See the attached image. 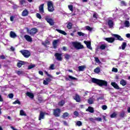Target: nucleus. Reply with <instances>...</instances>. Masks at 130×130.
<instances>
[{
    "instance_id": "obj_1",
    "label": "nucleus",
    "mask_w": 130,
    "mask_h": 130,
    "mask_svg": "<svg viewBox=\"0 0 130 130\" xmlns=\"http://www.w3.org/2000/svg\"><path fill=\"white\" fill-rule=\"evenodd\" d=\"M92 82L94 84H97L100 87H102V86H105V87H107V81H105L102 80L97 79L96 78H92Z\"/></svg>"
},
{
    "instance_id": "obj_2",
    "label": "nucleus",
    "mask_w": 130,
    "mask_h": 130,
    "mask_svg": "<svg viewBox=\"0 0 130 130\" xmlns=\"http://www.w3.org/2000/svg\"><path fill=\"white\" fill-rule=\"evenodd\" d=\"M72 45L76 49H83L84 48V46L78 42H73Z\"/></svg>"
},
{
    "instance_id": "obj_3",
    "label": "nucleus",
    "mask_w": 130,
    "mask_h": 130,
    "mask_svg": "<svg viewBox=\"0 0 130 130\" xmlns=\"http://www.w3.org/2000/svg\"><path fill=\"white\" fill-rule=\"evenodd\" d=\"M20 52L26 58H28L31 55L30 51L27 50H21Z\"/></svg>"
},
{
    "instance_id": "obj_4",
    "label": "nucleus",
    "mask_w": 130,
    "mask_h": 130,
    "mask_svg": "<svg viewBox=\"0 0 130 130\" xmlns=\"http://www.w3.org/2000/svg\"><path fill=\"white\" fill-rule=\"evenodd\" d=\"M48 10L51 13L54 11V7H53V4L51 1L47 2Z\"/></svg>"
},
{
    "instance_id": "obj_5",
    "label": "nucleus",
    "mask_w": 130,
    "mask_h": 130,
    "mask_svg": "<svg viewBox=\"0 0 130 130\" xmlns=\"http://www.w3.org/2000/svg\"><path fill=\"white\" fill-rule=\"evenodd\" d=\"M61 55H62L61 53H56L54 56L57 60H59V61H60L62 60V57H61Z\"/></svg>"
},
{
    "instance_id": "obj_6",
    "label": "nucleus",
    "mask_w": 130,
    "mask_h": 130,
    "mask_svg": "<svg viewBox=\"0 0 130 130\" xmlns=\"http://www.w3.org/2000/svg\"><path fill=\"white\" fill-rule=\"evenodd\" d=\"M45 114H48L47 113L43 112L41 111L40 112V115L39 117V120H41L42 119H44V116Z\"/></svg>"
},
{
    "instance_id": "obj_7",
    "label": "nucleus",
    "mask_w": 130,
    "mask_h": 130,
    "mask_svg": "<svg viewBox=\"0 0 130 130\" xmlns=\"http://www.w3.org/2000/svg\"><path fill=\"white\" fill-rule=\"evenodd\" d=\"M60 114V110L58 108L55 110H54V115L56 117H58L59 116V114Z\"/></svg>"
},
{
    "instance_id": "obj_8",
    "label": "nucleus",
    "mask_w": 130,
    "mask_h": 130,
    "mask_svg": "<svg viewBox=\"0 0 130 130\" xmlns=\"http://www.w3.org/2000/svg\"><path fill=\"white\" fill-rule=\"evenodd\" d=\"M45 20L48 23H49V24L51 25V26H53L54 25V22H53V20H52V19L46 17Z\"/></svg>"
},
{
    "instance_id": "obj_9",
    "label": "nucleus",
    "mask_w": 130,
    "mask_h": 130,
    "mask_svg": "<svg viewBox=\"0 0 130 130\" xmlns=\"http://www.w3.org/2000/svg\"><path fill=\"white\" fill-rule=\"evenodd\" d=\"M39 11L41 14H43V13H44V4L41 5L39 7Z\"/></svg>"
},
{
    "instance_id": "obj_10",
    "label": "nucleus",
    "mask_w": 130,
    "mask_h": 130,
    "mask_svg": "<svg viewBox=\"0 0 130 130\" xmlns=\"http://www.w3.org/2000/svg\"><path fill=\"white\" fill-rule=\"evenodd\" d=\"M65 80L66 81H73L74 80H77V79L75 77H74L71 75H68V78L66 77Z\"/></svg>"
},
{
    "instance_id": "obj_11",
    "label": "nucleus",
    "mask_w": 130,
    "mask_h": 130,
    "mask_svg": "<svg viewBox=\"0 0 130 130\" xmlns=\"http://www.w3.org/2000/svg\"><path fill=\"white\" fill-rule=\"evenodd\" d=\"M106 41H107L108 42H109L110 43H112L114 42L115 39L113 38H104Z\"/></svg>"
},
{
    "instance_id": "obj_12",
    "label": "nucleus",
    "mask_w": 130,
    "mask_h": 130,
    "mask_svg": "<svg viewBox=\"0 0 130 130\" xmlns=\"http://www.w3.org/2000/svg\"><path fill=\"white\" fill-rule=\"evenodd\" d=\"M25 39L28 42H32V38L28 35H25L24 36Z\"/></svg>"
},
{
    "instance_id": "obj_13",
    "label": "nucleus",
    "mask_w": 130,
    "mask_h": 130,
    "mask_svg": "<svg viewBox=\"0 0 130 130\" xmlns=\"http://www.w3.org/2000/svg\"><path fill=\"white\" fill-rule=\"evenodd\" d=\"M37 32H38L37 28H34L30 30L29 34L30 35H34Z\"/></svg>"
},
{
    "instance_id": "obj_14",
    "label": "nucleus",
    "mask_w": 130,
    "mask_h": 130,
    "mask_svg": "<svg viewBox=\"0 0 130 130\" xmlns=\"http://www.w3.org/2000/svg\"><path fill=\"white\" fill-rule=\"evenodd\" d=\"M84 43L86 44L87 48L89 49H92V47H91V42H88V41H84Z\"/></svg>"
},
{
    "instance_id": "obj_15",
    "label": "nucleus",
    "mask_w": 130,
    "mask_h": 130,
    "mask_svg": "<svg viewBox=\"0 0 130 130\" xmlns=\"http://www.w3.org/2000/svg\"><path fill=\"white\" fill-rule=\"evenodd\" d=\"M113 36L115 38H117V40H119L120 41H123V39L121 38V37L118 35H113Z\"/></svg>"
},
{
    "instance_id": "obj_16",
    "label": "nucleus",
    "mask_w": 130,
    "mask_h": 130,
    "mask_svg": "<svg viewBox=\"0 0 130 130\" xmlns=\"http://www.w3.org/2000/svg\"><path fill=\"white\" fill-rule=\"evenodd\" d=\"M125 47H126V43L123 42L121 47H119V49H122V50H124V49H125Z\"/></svg>"
},
{
    "instance_id": "obj_17",
    "label": "nucleus",
    "mask_w": 130,
    "mask_h": 130,
    "mask_svg": "<svg viewBox=\"0 0 130 130\" xmlns=\"http://www.w3.org/2000/svg\"><path fill=\"white\" fill-rule=\"evenodd\" d=\"M28 14H29V12H28V10H27V9H25L23 11L22 13V16H23V17H26L28 16Z\"/></svg>"
},
{
    "instance_id": "obj_18",
    "label": "nucleus",
    "mask_w": 130,
    "mask_h": 130,
    "mask_svg": "<svg viewBox=\"0 0 130 130\" xmlns=\"http://www.w3.org/2000/svg\"><path fill=\"white\" fill-rule=\"evenodd\" d=\"M111 85L115 88V89H117V90H119V86H118V85L116 84L115 82H111Z\"/></svg>"
},
{
    "instance_id": "obj_19",
    "label": "nucleus",
    "mask_w": 130,
    "mask_h": 130,
    "mask_svg": "<svg viewBox=\"0 0 130 130\" xmlns=\"http://www.w3.org/2000/svg\"><path fill=\"white\" fill-rule=\"evenodd\" d=\"M85 69H86L85 66H81L78 67V71L79 72H84V71H85Z\"/></svg>"
},
{
    "instance_id": "obj_20",
    "label": "nucleus",
    "mask_w": 130,
    "mask_h": 130,
    "mask_svg": "<svg viewBox=\"0 0 130 130\" xmlns=\"http://www.w3.org/2000/svg\"><path fill=\"white\" fill-rule=\"evenodd\" d=\"M23 64H25V62L20 60L17 63V67L18 68H21Z\"/></svg>"
},
{
    "instance_id": "obj_21",
    "label": "nucleus",
    "mask_w": 130,
    "mask_h": 130,
    "mask_svg": "<svg viewBox=\"0 0 130 130\" xmlns=\"http://www.w3.org/2000/svg\"><path fill=\"white\" fill-rule=\"evenodd\" d=\"M108 25L110 27V28H113V21L112 20H109L108 22Z\"/></svg>"
},
{
    "instance_id": "obj_22",
    "label": "nucleus",
    "mask_w": 130,
    "mask_h": 130,
    "mask_svg": "<svg viewBox=\"0 0 130 130\" xmlns=\"http://www.w3.org/2000/svg\"><path fill=\"white\" fill-rule=\"evenodd\" d=\"M10 35L11 38H16V37H17V35L16 34V33L12 31L10 32Z\"/></svg>"
},
{
    "instance_id": "obj_23",
    "label": "nucleus",
    "mask_w": 130,
    "mask_h": 130,
    "mask_svg": "<svg viewBox=\"0 0 130 130\" xmlns=\"http://www.w3.org/2000/svg\"><path fill=\"white\" fill-rule=\"evenodd\" d=\"M26 94L31 99H33V98H34V94H33L32 92H27Z\"/></svg>"
},
{
    "instance_id": "obj_24",
    "label": "nucleus",
    "mask_w": 130,
    "mask_h": 130,
    "mask_svg": "<svg viewBox=\"0 0 130 130\" xmlns=\"http://www.w3.org/2000/svg\"><path fill=\"white\" fill-rule=\"evenodd\" d=\"M74 100H76V102H80L81 101L80 96L78 94H76L74 97Z\"/></svg>"
},
{
    "instance_id": "obj_25",
    "label": "nucleus",
    "mask_w": 130,
    "mask_h": 130,
    "mask_svg": "<svg viewBox=\"0 0 130 130\" xmlns=\"http://www.w3.org/2000/svg\"><path fill=\"white\" fill-rule=\"evenodd\" d=\"M120 85H122V86H123V87H124V86L126 85L127 82L126 81L122 79L120 81Z\"/></svg>"
},
{
    "instance_id": "obj_26",
    "label": "nucleus",
    "mask_w": 130,
    "mask_h": 130,
    "mask_svg": "<svg viewBox=\"0 0 130 130\" xmlns=\"http://www.w3.org/2000/svg\"><path fill=\"white\" fill-rule=\"evenodd\" d=\"M86 111H89L90 113H93L94 109L91 107H88V109H86Z\"/></svg>"
},
{
    "instance_id": "obj_27",
    "label": "nucleus",
    "mask_w": 130,
    "mask_h": 130,
    "mask_svg": "<svg viewBox=\"0 0 130 130\" xmlns=\"http://www.w3.org/2000/svg\"><path fill=\"white\" fill-rule=\"evenodd\" d=\"M58 42V40H55L53 42V46L54 48H56L57 47Z\"/></svg>"
},
{
    "instance_id": "obj_28",
    "label": "nucleus",
    "mask_w": 130,
    "mask_h": 130,
    "mask_svg": "<svg viewBox=\"0 0 130 130\" xmlns=\"http://www.w3.org/2000/svg\"><path fill=\"white\" fill-rule=\"evenodd\" d=\"M56 30H57L58 33H60V34H62L63 35H67V32L63 30H61L60 29H56Z\"/></svg>"
},
{
    "instance_id": "obj_29",
    "label": "nucleus",
    "mask_w": 130,
    "mask_h": 130,
    "mask_svg": "<svg viewBox=\"0 0 130 130\" xmlns=\"http://www.w3.org/2000/svg\"><path fill=\"white\" fill-rule=\"evenodd\" d=\"M56 30H57L58 33H60V34H62L63 35H67V32L63 30H61L60 29H56Z\"/></svg>"
},
{
    "instance_id": "obj_30",
    "label": "nucleus",
    "mask_w": 130,
    "mask_h": 130,
    "mask_svg": "<svg viewBox=\"0 0 130 130\" xmlns=\"http://www.w3.org/2000/svg\"><path fill=\"white\" fill-rule=\"evenodd\" d=\"M124 25L125 27H126V28H128V27H129L130 26L129 21L127 20L125 21Z\"/></svg>"
},
{
    "instance_id": "obj_31",
    "label": "nucleus",
    "mask_w": 130,
    "mask_h": 130,
    "mask_svg": "<svg viewBox=\"0 0 130 130\" xmlns=\"http://www.w3.org/2000/svg\"><path fill=\"white\" fill-rule=\"evenodd\" d=\"M101 71V69H100V67H98L96 69L94 70V72L95 73V74H99Z\"/></svg>"
},
{
    "instance_id": "obj_32",
    "label": "nucleus",
    "mask_w": 130,
    "mask_h": 130,
    "mask_svg": "<svg viewBox=\"0 0 130 130\" xmlns=\"http://www.w3.org/2000/svg\"><path fill=\"white\" fill-rule=\"evenodd\" d=\"M20 115H21L22 116H27V114L23 110L20 111Z\"/></svg>"
},
{
    "instance_id": "obj_33",
    "label": "nucleus",
    "mask_w": 130,
    "mask_h": 130,
    "mask_svg": "<svg viewBox=\"0 0 130 130\" xmlns=\"http://www.w3.org/2000/svg\"><path fill=\"white\" fill-rule=\"evenodd\" d=\"M117 115V113H116V112H114L110 115V117L111 118H114L116 117Z\"/></svg>"
},
{
    "instance_id": "obj_34",
    "label": "nucleus",
    "mask_w": 130,
    "mask_h": 130,
    "mask_svg": "<svg viewBox=\"0 0 130 130\" xmlns=\"http://www.w3.org/2000/svg\"><path fill=\"white\" fill-rule=\"evenodd\" d=\"M69 115H70V114H69L68 112H65L62 115V117H63V118H66V117H69Z\"/></svg>"
},
{
    "instance_id": "obj_35",
    "label": "nucleus",
    "mask_w": 130,
    "mask_h": 130,
    "mask_svg": "<svg viewBox=\"0 0 130 130\" xmlns=\"http://www.w3.org/2000/svg\"><path fill=\"white\" fill-rule=\"evenodd\" d=\"M91 21L93 22V23H96V22H97V17H92L91 19Z\"/></svg>"
},
{
    "instance_id": "obj_36",
    "label": "nucleus",
    "mask_w": 130,
    "mask_h": 130,
    "mask_svg": "<svg viewBox=\"0 0 130 130\" xmlns=\"http://www.w3.org/2000/svg\"><path fill=\"white\" fill-rule=\"evenodd\" d=\"M67 28L68 29H72V27H73V24L71 22H69L67 26Z\"/></svg>"
},
{
    "instance_id": "obj_37",
    "label": "nucleus",
    "mask_w": 130,
    "mask_h": 130,
    "mask_svg": "<svg viewBox=\"0 0 130 130\" xmlns=\"http://www.w3.org/2000/svg\"><path fill=\"white\" fill-rule=\"evenodd\" d=\"M66 102L64 101H61L60 102L58 103V105L59 106H63Z\"/></svg>"
},
{
    "instance_id": "obj_38",
    "label": "nucleus",
    "mask_w": 130,
    "mask_h": 130,
    "mask_svg": "<svg viewBox=\"0 0 130 130\" xmlns=\"http://www.w3.org/2000/svg\"><path fill=\"white\" fill-rule=\"evenodd\" d=\"M16 73L18 76H21V75H23L24 74V72L23 71H16Z\"/></svg>"
},
{
    "instance_id": "obj_39",
    "label": "nucleus",
    "mask_w": 130,
    "mask_h": 130,
    "mask_svg": "<svg viewBox=\"0 0 130 130\" xmlns=\"http://www.w3.org/2000/svg\"><path fill=\"white\" fill-rule=\"evenodd\" d=\"M119 116L120 117H122V118L124 117L125 116V113H124V111L121 112L120 113Z\"/></svg>"
},
{
    "instance_id": "obj_40",
    "label": "nucleus",
    "mask_w": 130,
    "mask_h": 130,
    "mask_svg": "<svg viewBox=\"0 0 130 130\" xmlns=\"http://www.w3.org/2000/svg\"><path fill=\"white\" fill-rule=\"evenodd\" d=\"M85 29L88 31H92L93 30V28L89 26H85Z\"/></svg>"
},
{
    "instance_id": "obj_41",
    "label": "nucleus",
    "mask_w": 130,
    "mask_h": 130,
    "mask_svg": "<svg viewBox=\"0 0 130 130\" xmlns=\"http://www.w3.org/2000/svg\"><path fill=\"white\" fill-rule=\"evenodd\" d=\"M64 57L66 58V59L69 60V59H70V58H71V55L68 54H67L64 55Z\"/></svg>"
},
{
    "instance_id": "obj_42",
    "label": "nucleus",
    "mask_w": 130,
    "mask_h": 130,
    "mask_svg": "<svg viewBox=\"0 0 130 130\" xmlns=\"http://www.w3.org/2000/svg\"><path fill=\"white\" fill-rule=\"evenodd\" d=\"M35 67H36L35 64L29 65L28 67V70H31V69H33V68H35Z\"/></svg>"
},
{
    "instance_id": "obj_43",
    "label": "nucleus",
    "mask_w": 130,
    "mask_h": 130,
    "mask_svg": "<svg viewBox=\"0 0 130 130\" xmlns=\"http://www.w3.org/2000/svg\"><path fill=\"white\" fill-rule=\"evenodd\" d=\"M13 104H18L19 105H21V102L18 100L15 101L13 103Z\"/></svg>"
},
{
    "instance_id": "obj_44",
    "label": "nucleus",
    "mask_w": 130,
    "mask_h": 130,
    "mask_svg": "<svg viewBox=\"0 0 130 130\" xmlns=\"http://www.w3.org/2000/svg\"><path fill=\"white\" fill-rule=\"evenodd\" d=\"M105 48H106V45H105L103 44L100 46V49H101L102 50H104Z\"/></svg>"
},
{
    "instance_id": "obj_45",
    "label": "nucleus",
    "mask_w": 130,
    "mask_h": 130,
    "mask_svg": "<svg viewBox=\"0 0 130 130\" xmlns=\"http://www.w3.org/2000/svg\"><path fill=\"white\" fill-rule=\"evenodd\" d=\"M77 34H78V35L79 36H85V34H84V33H83V32H81V31H78V32H77Z\"/></svg>"
},
{
    "instance_id": "obj_46",
    "label": "nucleus",
    "mask_w": 130,
    "mask_h": 130,
    "mask_svg": "<svg viewBox=\"0 0 130 130\" xmlns=\"http://www.w3.org/2000/svg\"><path fill=\"white\" fill-rule=\"evenodd\" d=\"M93 102H94L93 99L90 98L88 100V104H93Z\"/></svg>"
},
{
    "instance_id": "obj_47",
    "label": "nucleus",
    "mask_w": 130,
    "mask_h": 130,
    "mask_svg": "<svg viewBox=\"0 0 130 130\" xmlns=\"http://www.w3.org/2000/svg\"><path fill=\"white\" fill-rule=\"evenodd\" d=\"M8 97H9V98H10V99H13V98H14V94L10 93L8 95Z\"/></svg>"
},
{
    "instance_id": "obj_48",
    "label": "nucleus",
    "mask_w": 130,
    "mask_h": 130,
    "mask_svg": "<svg viewBox=\"0 0 130 130\" xmlns=\"http://www.w3.org/2000/svg\"><path fill=\"white\" fill-rule=\"evenodd\" d=\"M68 8L69 10L71 11V12H73V11H74V9H73V5H69Z\"/></svg>"
},
{
    "instance_id": "obj_49",
    "label": "nucleus",
    "mask_w": 130,
    "mask_h": 130,
    "mask_svg": "<svg viewBox=\"0 0 130 130\" xmlns=\"http://www.w3.org/2000/svg\"><path fill=\"white\" fill-rule=\"evenodd\" d=\"M94 120H96V121H102V118L100 117L95 118Z\"/></svg>"
},
{
    "instance_id": "obj_50",
    "label": "nucleus",
    "mask_w": 130,
    "mask_h": 130,
    "mask_svg": "<svg viewBox=\"0 0 130 130\" xmlns=\"http://www.w3.org/2000/svg\"><path fill=\"white\" fill-rule=\"evenodd\" d=\"M49 69L50 70H55V68H54V64H51V66L49 67Z\"/></svg>"
},
{
    "instance_id": "obj_51",
    "label": "nucleus",
    "mask_w": 130,
    "mask_h": 130,
    "mask_svg": "<svg viewBox=\"0 0 130 130\" xmlns=\"http://www.w3.org/2000/svg\"><path fill=\"white\" fill-rule=\"evenodd\" d=\"M102 109H103V110H106V109H107V106L106 105L102 106Z\"/></svg>"
},
{
    "instance_id": "obj_52",
    "label": "nucleus",
    "mask_w": 130,
    "mask_h": 130,
    "mask_svg": "<svg viewBox=\"0 0 130 130\" xmlns=\"http://www.w3.org/2000/svg\"><path fill=\"white\" fill-rule=\"evenodd\" d=\"M76 124L78 125V126H81V125H82V122L78 121L77 122Z\"/></svg>"
},
{
    "instance_id": "obj_53",
    "label": "nucleus",
    "mask_w": 130,
    "mask_h": 130,
    "mask_svg": "<svg viewBox=\"0 0 130 130\" xmlns=\"http://www.w3.org/2000/svg\"><path fill=\"white\" fill-rule=\"evenodd\" d=\"M94 59L95 60V62H97V63H99L100 62V60H99V58L98 57H94Z\"/></svg>"
},
{
    "instance_id": "obj_54",
    "label": "nucleus",
    "mask_w": 130,
    "mask_h": 130,
    "mask_svg": "<svg viewBox=\"0 0 130 130\" xmlns=\"http://www.w3.org/2000/svg\"><path fill=\"white\" fill-rule=\"evenodd\" d=\"M20 5H24L26 3V0H20L19 1Z\"/></svg>"
},
{
    "instance_id": "obj_55",
    "label": "nucleus",
    "mask_w": 130,
    "mask_h": 130,
    "mask_svg": "<svg viewBox=\"0 0 130 130\" xmlns=\"http://www.w3.org/2000/svg\"><path fill=\"white\" fill-rule=\"evenodd\" d=\"M103 99H104V96H102L101 97H99L97 99V101H99V100H103Z\"/></svg>"
},
{
    "instance_id": "obj_56",
    "label": "nucleus",
    "mask_w": 130,
    "mask_h": 130,
    "mask_svg": "<svg viewBox=\"0 0 130 130\" xmlns=\"http://www.w3.org/2000/svg\"><path fill=\"white\" fill-rule=\"evenodd\" d=\"M15 18H16L15 17H10V21H11V22L15 21V20H16Z\"/></svg>"
},
{
    "instance_id": "obj_57",
    "label": "nucleus",
    "mask_w": 130,
    "mask_h": 130,
    "mask_svg": "<svg viewBox=\"0 0 130 130\" xmlns=\"http://www.w3.org/2000/svg\"><path fill=\"white\" fill-rule=\"evenodd\" d=\"M112 72H114L115 73H117L118 70L117 69L113 68L112 70Z\"/></svg>"
},
{
    "instance_id": "obj_58",
    "label": "nucleus",
    "mask_w": 130,
    "mask_h": 130,
    "mask_svg": "<svg viewBox=\"0 0 130 130\" xmlns=\"http://www.w3.org/2000/svg\"><path fill=\"white\" fill-rule=\"evenodd\" d=\"M45 80L48 82L49 83V82H51V79L49 78H46Z\"/></svg>"
},
{
    "instance_id": "obj_59",
    "label": "nucleus",
    "mask_w": 130,
    "mask_h": 130,
    "mask_svg": "<svg viewBox=\"0 0 130 130\" xmlns=\"http://www.w3.org/2000/svg\"><path fill=\"white\" fill-rule=\"evenodd\" d=\"M74 115H75V116H79V113L78 111H75L74 112Z\"/></svg>"
},
{
    "instance_id": "obj_60",
    "label": "nucleus",
    "mask_w": 130,
    "mask_h": 130,
    "mask_svg": "<svg viewBox=\"0 0 130 130\" xmlns=\"http://www.w3.org/2000/svg\"><path fill=\"white\" fill-rule=\"evenodd\" d=\"M0 58L1 59H6V57L5 56V55H2L0 56Z\"/></svg>"
},
{
    "instance_id": "obj_61",
    "label": "nucleus",
    "mask_w": 130,
    "mask_h": 130,
    "mask_svg": "<svg viewBox=\"0 0 130 130\" xmlns=\"http://www.w3.org/2000/svg\"><path fill=\"white\" fill-rule=\"evenodd\" d=\"M121 6H126V4H125V2L124 1H121Z\"/></svg>"
},
{
    "instance_id": "obj_62",
    "label": "nucleus",
    "mask_w": 130,
    "mask_h": 130,
    "mask_svg": "<svg viewBox=\"0 0 130 130\" xmlns=\"http://www.w3.org/2000/svg\"><path fill=\"white\" fill-rule=\"evenodd\" d=\"M45 73L48 77H50V78H51V77H52L51 75L50 74H48V73L47 72L45 71Z\"/></svg>"
},
{
    "instance_id": "obj_63",
    "label": "nucleus",
    "mask_w": 130,
    "mask_h": 130,
    "mask_svg": "<svg viewBox=\"0 0 130 130\" xmlns=\"http://www.w3.org/2000/svg\"><path fill=\"white\" fill-rule=\"evenodd\" d=\"M48 83L46 80H44L43 81V84L44 85H48Z\"/></svg>"
},
{
    "instance_id": "obj_64",
    "label": "nucleus",
    "mask_w": 130,
    "mask_h": 130,
    "mask_svg": "<svg viewBox=\"0 0 130 130\" xmlns=\"http://www.w3.org/2000/svg\"><path fill=\"white\" fill-rule=\"evenodd\" d=\"M10 51H15V48H14V47H11Z\"/></svg>"
}]
</instances>
